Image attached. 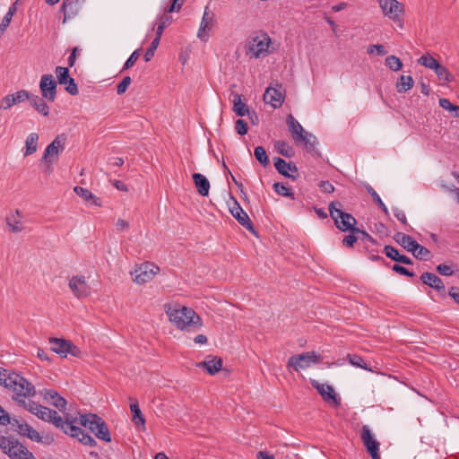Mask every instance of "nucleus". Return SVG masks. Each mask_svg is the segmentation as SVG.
Instances as JSON below:
<instances>
[{"label":"nucleus","instance_id":"obj_47","mask_svg":"<svg viewBox=\"0 0 459 459\" xmlns=\"http://www.w3.org/2000/svg\"><path fill=\"white\" fill-rule=\"evenodd\" d=\"M15 401L34 415H36V412L39 410V407L41 406L40 404H38L33 401L26 402L24 398H15Z\"/></svg>","mask_w":459,"mask_h":459},{"label":"nucleus","instance_id":"obj_56","mask_svg":"<svg viewBox=\"0 0 459 459\" xmlns=\"http://www.w3.org/2000/svg\"><path fill=\"white\" fill-rule=\"evenodd\" d=\"M235 130L238 134L244 135L247 133V124L243 119H238L235 122Z\"/></svg>","mask_w":459,"mask_h":459},{"label":"nucleus","instance_id":"obj_5","mask_svg":"<svg viewBox=\"0 0 459 459\" xmlns=\"http://www.w3.org/2000/svg\"><path fill=\"white\" fill-rule=\"evenodd\" d=\"M0 448L11 459H36L25 446L13 437H1Z\"/></svg>","mask_w":459,"mask_h":459},{"label":"nucleus","instance_id":"obj_44","mask_svg":"<svg viewBox=\"0 0 459 459\" xmlns=\"http://www.w3.org/2000/svg\"><path fill=\"white\" fill-rule=\"evenodd\" d=\"M385 65L392 71L397 72L403 68V63L399 57L391 55L385 58Z\"/></svg>","mask_w":459,"mask_h":459},{"label":"nucleus","instance_id":"obj_28","mask_svg":"<svg viewBox=\"0 0 459 459\" xmlns=\"http://www.w3.org/2000/svg\"><path fill=\"white\" fill-rule=\"evenodd\" d=\"M193 179L199 195L207 196L210 189V182L208 179L200 173L193 174Z\"/></svg>","mask_w":459,"mask_h":459},{"label":"nucleus","instance_id":"obj_8","mask_svg":"<svg viewBox=\"0 0 459 459\" xmlns=\"http://www.w3.org/2000/svg\"><path fill=\"white\" fill-rule=\"evenodd\" d=\"M322 357L315 351L304 352L297 356H291L287 363L288 370L293 368L295 371L310 367L311 364H317Z\"/></svg>","mask_w":459,"mask_h":459},{"label":"nucleus","instance_id":"obj_13","mask_svg":"<svg viewBox=\"0 0 459 459\" xmlns=\"http://www.w3.org/2000/svg\"><path fill=\"white\" fill-rule=\"evenodd\" d=\"M310 382L312 386L317 390L325 402L334 407H338L341 404V399L338 397L332 385L320 384L318 381L314 379H311Z\"/></svg>","mask_w":459,"mask_h":459},{"label":"nucleus","instance_id":"obj_46","mask_svg":"<svg viewBox=\"0 0 459 459\" xmlns=\"http://www.w3.org/2000/svg\"><path fill=\"white\" fill-rule=\"evenodd\" d=\"M418 63L425 67L434 70L439 63L430 55H423L418 59Z\"/></svg>","mask_w":459,"mask_h":459},{"label":"nucleus","instance_id":"obj_42","mask_svg":"<svg viewBox=\"0 0 459 459\" xmlns=\"http://www.w3.org/2000/svg\"><path fill=\"white\" fill-rule=\"evenodd\" d=\"M172 17L169 14H163L159 18V25L156 29V38H161L164 29L170 24Z\"/></svg>","mask_w":459,"mask_h":459},{"label":"nucleus","instance_id":"obj_20","mask_svg":"<svg viewBox=\"0 0 459 459\" xmlns=\"http://www.w3.org/2000/svg\"><path fill=\"white\" fill-rule=\"evenodd\" d=\"M278 88L268 87L264 94V101L270 104L273 108H279L284 101V96L281 91V85H277Z\"/></svg>","mask_w":459,"mask_h":459},{"label":"nucleus","instance_id":"obj_25","mask_svg":"<svg viewBox=\"0 0 459 459\" xmlns=\"http://www.w3.org/2000/svg\"><path fill=\"white\" fill-rule=\"evenodd\" d=\"M22 217V212L19 210H15L6 217L5 221L10 231L18 233L23 230Z\"/></svg>","mask_w":459,"mask_h":459},{"label":"nucleus","instance_id":"obj_14","mask_svg":"<svg viewBox=\"0 0 459 459\" xmlns=\"http://www.w3.org/2000/svg\"><path fill=\"white\" fill-rule=\"evenodd\" d=\"M41 96L48 101L54 102L56 99V82L50 74H43L39 82Z\"/></svg>","mask_w":459,"mask_h":459},{"label":"nucleus","instance_id":"obj_36","mask_svg":"<svg viewBox=\"0 0 459 459\" xmlns=\"http://www.w3.org/2000/svg\"><path fill=\"white\" fill-rule=\"evenodd\" d=\"M347 359L354 367L360 368L368 371H373V369L364 361L362 357L358 354H348Z\"/></svg>","mask_w":459,"mask_h":459},{"label":"nucleus","instance_id":"obj_24","mask_svg":"<svg viewBox=\"0 0 459 459\" xmlns=\"http://www.w3.org/2000/svg\"><path fill=\"white\" fill-rule=\"evenodd\" d=\"M44 399L48 401L51 405L57 408L59 411H63L66 406V400L60 396L57 392L54 390H47L43 391Z\"/></svg>","mask_w":459,"mask_h":459},{"label":"nucleus","instance_id":"obj_51","mask_svg":"<svg viewBox=\"0 0 459 459\" xmlns=\"http://www.w3.org/2000/svg\"><path fill=\"white\" fill-rule=\"evenodd\" d=\"M160 40V39L155 37L153 39V40L152 41L151 46L149 47V48L146 50V52L144 54V60L146 62H149L154 56L155 50L159 47Z\"/></svg>","mask_w":459,"mask_h":459},{"label":"nucleus","instance_id":"obj_45","mask_svg":"<svg viewBox=\"0 0 459 459\" xmlns=\"http://www.w3.org/2000/svg\"><path fill=\"white\" fill-rule=\"evenodd\" d=\"M57 82L59 84L65 85L67 83V80L70 78L69 70L67 67L56 66L55 70Z\"/></svg>","mask_w":459,"mask_h":459},{"label":"nucleus","instance_id":"obj_54","mask_svg":"<svg viewBox=\"0 0 459 459\" xmlns=\"http://www.w3.org/2000/svg\"><path fill=\"white\" fill-rule=\"evenodd\" d=\"M385 254L387 257H389L390 259L396 261V262L398 260L397 256H400V255H401L399 253V251L392 246L385 247Z\"/></svg>","mask_w":459,"mask_h":459},{"label":"nucleus","instance_id":"obj_22","mask_svg":"<svg viewBox=\"0 0 459 459\" xmlns=\"http://www.w3.org/2000/svg\"><path fill=\"white\" fill-rule=\"evenodd\" d=\"M420 281L422 283L429 286L430 288L436 290L437 291L445 294L446 287L443 281L432 273H423L420 276Z\"/></svg>","mask_w":459,"mask_h":459},{"label":"nucleus","instance_id":"obj_62","mask_svg":"<svg viewBox=\"0 0 459 459\" xmlns=\"http://www.w3.org/2000/svg\"><path fill=\"white\" fill-rule=\"evenodd\" d=\"M392 270L394 271L397 273H400L402 275H406L408 277H413L414 276V273L412 272H410L405 267H403V266H402L400 264H397L393 265Z\"/></svg>","mask_w":459,"mask_h":459},{"label":"nucleus","instance_id":"obj_63","mask_svg":"<svg viewBox=\"0 0 459 459\" xmlns=\"http://www.w3.org/2000/svg\"><path fill=\"white\" fill-rule=\"evenodd\" d=\"M437 271L438 273H440L441 275H445V276H450L454 273V271L452 270V268L449 265L445 264H441L437 265Z\"/></svg>","mask_w":459,"mask_h":459},{"label":"nucleus","instance_id":"obj_64","mask_svg":"<svg viewBox=\"0 0 459 459\" xmlns=\"http://www.w3.org/2000/svg\"><path fill=\"white\" fill-rule=\"evenodd\" d=\"M449 296L459 305V288L451 287L448 291Z\"/></svg>","mask_w":459,"mask_h":459},{"label":"nucleus","instance_id":"obj_58","mask_svg":"<svg viewBox=\"0 0 459 459\" xmlns=\"http://www.w3.org/2000/svg\"><path fill=\"white\" fill-rule=\"evenodd\" d=\"M130 83L131 78L129 76L124 77V79L117 86V94H123L126 92Z\"/></svg>","mask_w":459,"mask_h":459},{"label":"nucleus","instance_id":"obj_17","mask_svg":"<svg viewBox=\"0 0 459 459\" xmlns=\"http://www.w3.org/2000/svg\"><path fill=\"white\" fill-rule=\"evenodd\" d=\"M82 9L80 0H64L60 11L64 13L63 23L78 16Z\"/></svg>","mask_w":459,"mask_h":459},{"label":"nucleus","instance_id":"obj_37","mask_svg":"<svg viewBox=\"0 0 459 459\" xmlns=\"http://www.w3.org/2000/svg\"><path fill=\"white\" fill-rule=\"evenodd\" d=\"M412 247L413 249L411 253L415 258L420 260H428L430 255V251L428 248L420 245L418 242H416Z\"/></svg>","mask_w":459,"mask_h":459},{"label":"nucleus","instance_id":"obj_19","mask_svg":"<svg viewBox=\"0 0 459 459\" xmlns=\"http://www.w3.org/2000/svg\"><path fill=\"white\" fill-rule=\"evenodd\" d=\"M361 439L364 443V446L367 447L368 453L370 454L372 459H380V455L377 452L378 443L374 439L370 429L367 426H363L362 428Z\"/></svg>","mask_w":459,"mask_h":459},{"label":"nucleus","instance_id":"obj_26","mask_svg":"<svg viewBox=\"0 0 459 459\" xmlns=\"http://www.w3.org/2000/svg\"><path fill=\"white\" fill-rule=\"evenodd\" d=\"M46 99L42 96H38L34 94H30V99L29 100L30 106L37 110L39 114L44 117H48L49 115V107L46 102Z\"/></svg>","mask_w":459,"mask_h":459},{"label":"nucleus","instance_id":"obj_15","mask_svg":"<svg viewBox=\"0 0 459 459\" xmlns=\"http://www.w3.org/2000/svg\"><path fill=\"white\" fill-rule=\"evenodd\" d=\"M9 424H11L14 428V430L20 435L25 436L39 443L43 441L39 433L25 421H21L17 419H11V422Z\"/></svg>","mask_w":459,"mask_h":459},{"label":"nucleus","instance_id":"obj_41","mask_svg":"<svg viewBox=\"0 0 459 459\" xmlns=\"http://www.w3.org/2000/svg\"><path fill=\"white\" fill-rule=\"evenodd\" d=\"M74 420H70L69 422L65 426V433L70 435L73 437L79 439L84 430L81 428L74 425Z\"/></svg>","mask_w":459,"mask_h":459},{"label":"nucleus","instance_id":"obj_35","mask_svg":"<svg viewBox=\"0 0 459 459\" xmlns=\"http://www.w3.org/2000/svg\"><path fill=\"white\" fill-rule=\"evenodd\" d=\"M274 146L277 152L284 157L291 158L294 155L293 148L285 141H276Z\"/></svg>","mask_w":459,"mask_h":459},{"label":"nucleus","instance_id":"obj_52","mask_svg":"<svg viewBox=\"0 0 459 459\" xmlns=\"http://www.w3.org/2000/svg\"><path fill=\"white\" fill-rule=\"evenodd\" d=\"M52 412H53V410L41 405L39 407V410L36 412V416L44 421H48L51 417Z\"/></svg>","mask_w":459,"mask_h":459},{"label":"nucleus","instance_id":"obj_11","mask_svg":"<svg viewBox=\"0 0 459 459\" xmlns=\"http://www.w3.org/2000/svg\"><path fill=\"white\" fill-rule=\"evenodd\" d=\"M68 287L73 295L81 299L87 298L91 293V289L83 275H74L69 279Z\"/></svg>","mask_w":459,"mask_h":459},{"label":"nucleus","instance_id":"obj_39","mask_svg":"<svg viewBox=\"0 0 459 459\" xmlns=\"http://www.w3.org/2000/svg\"><path fill=\"white\" fill-rule=\"evenodd\" d=\"M296 142H301L307 149L313 150L316 143V138L312 134L305 131Z\"/></svg>","mask_w":459,"mask_h":459},{"label":"nucleus","instance_id":"obj_50","mask_svg":"<svg viewBox=\"0 0 459 459\" xmlns=\"http://www.w3.org/2000/svg\"><path fill=\"white\" fill-rule=\"evenodd\" d=\"M273 187L278 195L294 199V194L283 184L277 182L273 184Z\"/></svg>","mask_w":459,"mask_h":459},{"label":"nucleus","instance_id":"obj_7","mask_svg":"<svg viewBox=\"0 0 459 459\" xmlns=\"http://www.w3.org/2000/svg\"><path fill=\"white\" fill-rule=\"evenodd\" d=\"M65 135L59 134L57 135L51 143H49L41 158V161L44 162L47 165V172H51V165L53 162H55L57 159L59 154L64 151L65 149Z\"/></svg>","mask_w":459,"mask_h":459},{"label":"nucleus","instance_id":"obj_48","mask_svg":"<svg viewBox=\"0 0 459 459\" xmlns=\"http://www.w3.org/2000/svg\"><path fill=\"white\" fill-rule=\"evenodd\" d=\"M366 190L372 196L374 202L383 210V212H385L387 214L388 210H387L385 204L381 200L378 194L375 191V189L371 186L367 185Z\"/></svg>","mask_w":459,"mask_h":459},{"label":"nucleus","instance_id":"obj_10","mask_svg":"<svg viewBox=\"0 0 459 459\" xmlns=\"http://www.w3.org/2000/svg\"><path fill=\"white\" fill-rule=\"evenodd\" d=\"M51 351L65 358L68 354L74 357H80L81 351L72 342L59 338H50Z\"/></svg>","mask_w":459,"mask_h":459},{"label":"nucleus","instance_id":"obj_34","mask_svg":"<svg viewBox=\"0 0 459 459\" xmlns=\"http://www.w3.org/2000/svg\"><path fill=\"white\" fill-rule=\"evenodd\" d=\"M414 85V80L411 75H401L396 82V90L398 92H406Z\"/></svg>","mask_w":459,"mask_h":459},{"label":"nucleus","instance_id":"obj_61","mask_svg":"<svg viewBox=\"0 0 459 459\" xmlns=\"http://www.w3.org/2000/svg\"><path fill=\"white\" fill-rule=\"evenodd\" d=\"M14 97L13 94H9L5 96L0 103V108L4 109H7L11 108L13 105H14Z\"/></svg>","mask_w":459,"mask_h":459},{"label":"nucleus","instance_id":"obj_23","mask_svg":"<svg viewBox=\"0 0 459 459\" xmlns=\"http://www.w3.org/2000/svg\"><path fill=\"white\" fill-rule=\"evenodd\" d=\"M197 367L206 370L210 375H214L221 369L222 359L216 356H208L205 360L197 363Z\"/></svg>","mask_w":459,"mask_h":459},{"label":"nucleus","instance_id":"obj_18","mask_svg":"<svg viewBox=\"0 0 459 459\" xmlns=\"http://www.w3.org/2000/svg\"><path fill=\"white\" fill-rule=\"evenodd\" d=\"M230 213L232 216L238 221V222L245 227L247 230L252 232L253 234H256L255 230L253 226V223L247 215V213L242 209L239 204L235 201L234 206L230 208Z\"/></svg>","mask_w":459,"mask_h":459},{"label":"nucleus","instance_id":"obj_6","mask_svg":"<svg viewBox=\"0 0 459 459\" xmlns=\"http://www.w3.org/2000/svg\"><path fill=\"white\" fill-rule=\"evenodd\" d=\"M80 424L88 428L99 439L110 442L111 437L106 422L97 414H84L80 417Z\"/></svg>","mask_w":459,"mask_h":459},{"label":"nucleus","instance_id":"obj_32","mask_svg":"<svg viewBox=\"0 0 459 459\" xmlns=\"http://www.w3.org/2000/svg\"><path fill=\"white\" fill-rule=\"evenodd\" d=\"M233 110L238 116L244 117L249 114L248 107L242 102L240 94H233Z\"/></svg>","mask_w":459,"mask_h":459},{"label":"nucleus","instance_id":"obj_30","mask_svg":"<svg viewBox=\"0 0 459 459\" xmlns=\"http://www.w3.org/2000/svg\"><path fill=\"white\" fill-rule=\"evenodd\" d=\"M39 134L37 133H30L25 141L24 156H30L35 153L38 150Z\"/></svg>","mask_w":459,"mask_h":459},{"label":"nucleus","instance_id":"obj_2","mask_svg":"<svg viewBox=\"0 0 459 459\" xmlns=\"http://www.w3.org/2000/svg\"><path fill=\"white\" fill-rule=\"evenodd\" d=\"M271 42V38L264 30L254 31L246 39L245 53L251 58L265 56Z\"/></svg>","mask_w":459,"mask_h":459},{"label":"nucleus","instance_id":"obj_3","mask_svg":"<svg viewBox=\"0 0 459 459\" xmlns=\"http://www.w3.org/2000/svg\"><path fill=\"white\" fill-rule=\"evenodd\" d=\"M4 387L11 390L15 394L13 397V400H15V398H30L36 394L34 385L22 375L14 371L11 372Z\"/></svg>","mask_w":459,"mask_h":459},{"label":"nucleus","instance_id":"obj_43","mask_svg":"<svg viewBox=\"0 0 459 459\" xmlns=\"http://www.w3.org/2000/svg\"><path fill=\"white\" fill-rule=\"evenodd\" d=\"M438 102L441 108L451 111L454 117L459 118V106L452 104L450 100L446 98L439 99Z\"/></svg>","mask_w":459,"mask_h":459},{"label":"nucleus","instance_id":"obj_29","mask_svg":"<svg viewBox=\"0 0 459 459\" xmlns=\"http://www.w3.org/2000/svg\"><path fill=\"white\" fill-rule=\"evenodd\" d=\"M286 123L293 139L296 141L298 138H300L305 130L291 114L287 117Z\"/></svg>","mask_w":459,"mask_h":459},{"label":"nucleus","instance_id":"obj_49","mask_svg":"<svg viewBox=\"0 0 459 459\" xmlns=\"http://www.w3.org/2000/svg\"><path fill=\"white\" fill-rule=\"evenodd\" d=\"M70 420H66L64 421L63 418L57 414L56 411H53L51 417L48 422H51L53 425H55L56 428L61 429L63 431H65V426L69 422Z\"/></svg>","mask_w":459,"mask_h":459},{"label":"nucleus","instance_id":"obj_59","mask_svg":"<svg viewBox=\"0 0 459 459\" xmlns=\"http://www.w3.org/2000/svg\"><path fill=\"white\" fill-rule=\"evenodd\" d=\"M139 56V49L134 51L132 55L129 56V58L126 61L123 69L126 70L132 67L134 65V63L138 60Z\"/></svg>","mask_w":459,"mask_h":459},{"label":"nucleus","instance_id":"obj_1","mask_svg":"<svg viewBox=\"0 0 459 459\" xmlns=\"http://www.w3.org/2000/svg\"><path fill=\"white\" fill-rule=\"evenodd\" d=\"M164 310L169 320L179 330L195 332L203 326V320L191 307L166 303Z\"/></svg>","mask_w":459,"mask_h":459},{"label":"nucleus","instance_id":"obj_60","mask_svg":"<svg viewBox=\"0 0 459 459\" xmlns=\"http://www.w3.org/2000/svg\"><path fill=\"white\" fill-rule=\"evenodd\" d=\"M65 91L70 93L71 95H77L78 94V87L75 83L74 80L73 78H69L67 80V83L65 84Z\"/></svg>","mask_w":459,"mask_h":459},{"label":"nucleus","instance_id":"obj_55","mask_svg":"<svg viewBox=\"0 0 459 459\" xmlns=\"http://www.w3.org/2000/svg\"><path fill=\"white\" fill-rule=\"evenodd\" d=\"M374 53H377L379 56H384L386 54V51L385 50V48L381 44H374L370 45L368 48V54L372 55Z\"/></svg>","mask_w":459,"mask_h":459},{"label":"nucleus","instance_id":"obj_16","mask_svg":"<svg viewBox=\"0 0 459 459\" xmlns=\"http://www.w3.org/2000/svg\"><path fill=\"white\" fill-rule=\"evenodd\" d=\"M276 170L282 176L296 180L299 177L298 168L293 162H287L281 158H273Z\"/></svg>","mask_w":459,"mask_h":459},{"label":"nucleus","instance_id":"obj_53","mask_svg":"<svg viewBox=\"0 0 459 459\" xmlns=\"http://www.w3.org/2000/svg\"><path fill=\"white\" fill-rule=\"evenodd\" d=\"M14 97V103H21L30 99V93L25 90H21L13 94Z\"/></svg>","mask_w":459,"mask_h":459},{"label":"nucleus","instance_id":"obj_21","mask_svg":"<svg viewBox=\"0 0 459 459\" xmlns=\"http://www.w3.org/2000/svg\"><path fill=\"white\" fill-rule=\"evenodd\" d=\"M215 22V14L212 11H210L208 7H205L203 19L200 24V28L197 33V37L203 40H207L206 30H212Z\"/></svg>","mask_w":459,"mask_h":459},{"label":"nucleus","instance_id":"obj_38","mask_svg":"<svg viewBox=\"0 0 459 459\" xmlns=\"http://www.w3.org/2000/svg\"><path fill=\"white\" fill-rule=\"evenodd\" d=\"M254 155L255 157V159L257 160V161L264 168H266L267 166H269L270 164V160L266 154V151L264 147L262 146H257L255 148V151H254Z\"/></svg>","mask_w":459,"mask_h":459},{"label":"nucleus","instance_id":"obj_27","mask_svg":"<svg viewBox=\"0 0 459 459\" xmlns=\"http://www.w3.org/2000/svg\"><path fill=\"white\" fill-rule=\"evenodd\" d=\"M74 191L83 201H85L87 203H91V204L98 206V207L101 206L100 199L99 197H97L96 195H94L87 188H83L82 186H74Z\"/></svg>","mask_w":459,"mask_h":459},{"label":"nucleus","instance_id":"obj_33","mask_svg":"<svg viewBox=\"0 0 459 459\" xmlns=\"http://www.w3.org/2000/svg\"><path fill=\"white\" fill-rule=\"evenodd\" d=\"M132 402L130 404V410L133 414V421L135 425L144 426L145 420L142 414L138 403L135 399L130 398Z\"/></svg>","mask_w":459,"mask_h":459},{"label":"nucleus","instance_id":"obj_12","mask_svg":"<svg viewBox=\"0 0 459 459\" xmlns=\"http://www.w3.org/2000/svg\"><path fill=\"white\" fill-rule=\"evenodd\" d=\"M385 16L393 21H400L403 15V5L397 0H378Z\"/></svg>","mask_w":459,"mask_h":459},{"label":"nucleus","instance_id":"obj_9","mask_svg":"<svg viewBox=\"0 0 459 459\" xmlns=\"http://www.w3.org/2000/svg\"><path fill=\"white\" fill-rule=\"evenodd\" d=\"M160 267L152 263L145 262L137 265L133 273L134 281L137 284H144L152 281L159 273Z\"/></svg>","mask_w":459,"mask_h":459},{"label":"nucleus","instance_id":"obj_4","mask_svg":"<svg viewBox=\"0 0 459 459\" xmlns=\"http://www.w3.org/2000/svg\"><path fill=\"white\" fill-rule=\"evenodd\" d=\"M335 204L342 207L339 201L332 202L329 204L330 216L335 226L342 231L359 232V229L355 227L357 224L356 219L351 213L344 212L340 208H335Z\"/></svg>","mask_w":459,"mask_h":459},{"label":"nucleus","instance_id":"obj_40","mask_svg":"<svg viewBox=\"0 0 459 459\" xmlns=\"http://www.w3.org/2000/svg\"><path fill=\"white\" fill-rule=\"evenodd\" d=\"M434 71L440 81L450 82L454 80V76L448 69L440 64L434 69Z\"/></svg>","mask_w":459,"mask_h":459},{"label":"nucleus","instance_id":"obj_31","mask_svg":"<svg viewBox=\"0 0 459 459\" xmlns=\"http://www.w3.org/2000/svg\"><path fill=\"white\" fill-rule=\"evenodd\" d=\"M394 240L401 245L404 249L407 251L411 252L413 247L412 246L415 245L417 242L414 240L411 236L406 235L404 233L398 232L394 236Z\"/></svg>","mask_w":459,"mask_h":459},{"label":"nucleus","instance_id":"obj_57","mask_svg":"<svg viewBox=\"0 0 459 459\" xmlns=\"http://www.w3.org/2000/svg\"><path fill=\"white\" fill-rule=\"evenodd\" d=\"M82 444L88 446L90 447L96 446L97 443L92 437L89 434L83 432L81 437L78 439Z\"/></svg>","mask_w":459,"mask_h":459}]
</instances>
